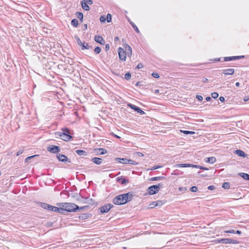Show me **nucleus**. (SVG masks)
Here are the masks:
<instances>
[{
  "label": "nucleus",
  "mask_w": 249,
  "mask_h": 249,
  "mask_svg": "<svg viewBox=\"0 0 249 249\" xmlns=\"http://www.w3.org/2000/svg\"><path fill=\"white\" fill-rule=\"evenodd\" d=\"M88 4V3H87L86 2H84L83 1L81 2L82 7L85 10L88 11L89 10V7Z\"/></svg>",
  "instance_id": "22"
},
{
  "label": "nucleus",
  "mask_w": 249,
  "mask_h": 249,
  "mask_svg": "<svg viewBox=\"0 0 249 249\" xmlns=\"http://www.w3.org/2000/svg\"><path fill=\"white\" fill-rule=\"evenodd\" d=\"M205 161L210 163H213L216 161V158L214 157L207 158L205 159Z\"/></svg>",
  "instance_id": "19"
},
{
  "label": "nucleus",
  "mask_w": 249,
  "mask_h": 249,
  "mask_svg": "<svg viewBox=\"0 0 249 249\" xmlns=\"http://www.w3.org/2000/svg\"><path fill=\"white\" fill-rule=\"evenodd\" d=\"M217 243H222L224 244H236L239 243V242L236 240H234L230 238H223L216 240Z\"/></svg>",
  "instance_id": "5"
},
{
  "label": "nucleus",
  "mask_w": 249,
  "mask_h": 249,
  "mask_svg": "<svg viewBox=\"0 0 249 249\" xmlns=\"http://www.w3.org/2000/svg\"><path fill=\"white\" fill-rule=\"evenodd\" d=\"M84 2H86L87 3H88L89 4H92V0H84Z\"/></svg>",
  "instance_id": "48"
},
{
  "label": "nucleus",
  "mask_w": 249,
  "mask_h": 249,
  "mask_svg": "<svg viewBox=\"0 0 249 249\" xmlns=\"http://www.w3.org/2000/svg\"><path fill=\"white\" fill-rule=\"evenodd\" d=\"M193 167V168H199V169H202V170H208V168H206L205 167H203V166H200V165H194V166Z\"/></svg>",
  "instance_id": "31"
},
{
  "label": "nucleus",
  "mask_w": 249,
  "mask_h": 249,
  "mask_svg": "<svg viewBox=\"0 0 249 249\" xmlns=\"http://www.w3.org/2000/svg\"><path fill=\"white\" fill-rule=\"evenodd\" d=\"M76 153L80 156H86L87 155V153L83 150H77Z\"/></svg>",
  "instance_id": "23"
},
{
  "label": "nucleus",
  "mask_w": 249,
  "mask_h": 249,
  "mask_svg": "<svg viewBox=\"0 0 249 249\" xmlns=\"http://www.w3.org/2000/svg\"><path fill=\"white\" fill-rule=\"evenodd\" d=\"M95 151L97 154L103 155L107 153V151L103 148H97L95 149Z\"/></svg>",
  "instance_id": "17"
},
{
  "label": "nucleus",
  "mask_w": 249,
  "mask_h": 249,
  "mask_svg": "<svg viewBox=\"0 0 249 249\" xmlns=\"http://www.w3.org/2000/svg\"><path fill=\"white\" fill-rule=\"evenodd\" d=\"M155 205H156L157 207H160L163 204V203H162L161 201H160V200L155 201Z\"/></svg>",
  "instance_id": "35"
},
{
  "label": "nucleus",
  "mask_w": 249,
  "mask_h": 249,
  "mask_svg": "<svg viewBox=\"0 0 249 249\" xmlns=\"http://www.w3.org/2000/svg\"><path fill=\"white\" fill-rule=\"evenodd\" d=\"M64 211H65L64 207H59V208H58V210H55V212L62 213Z\"/></svg>",
  "instance_id": "38"
},
{
  "label": "nucleus",
  "mask_w": 249,
  "mask_h": 249,
  "mask_svg": "<svg viewBox=\"0 0 249 249\" xmlns=\"http://www.w3.org/2000/svg\"><path fill=\"white\" fill-rule=\"evenodd\" d=\"M197 190V188L196 186H192L190 188V191L192 192H196Z\"/></svg>",
  "instance_id": "39"
},
{
  "label": "nucleus",
  "mask_w": 249,
  "mask_h": 249,
  "mask_svg": "<svg viewBox=\"0 0 249 249\" xmlns=\"http://www.w3.org/2000/svg\"><path fill=\"white\" fill-rule=\"evenodd\" d=\"M71 24L73 26L76 27L78 25V21L77 19L74 18L71 20Z\"/></svg>",
  "instance_id": "25"
},
{
  "label": "nucleus",
  "mask_w": 249,
  "mask_h": 249,
  "mask_svg": "<svg viewBox=\"0 0 249 249\" xmlns=\"http://www.w3.org/2000/svg\"><path fill=\"white\" fill-rule=\"evenodd\" d=\"M49 205H50L49 204L45 203H42L41 204V207L45 209H46V210L48 209V208L49 207Z\"/></svg>",
  "instance_id": "30"
},
{
  "label": "nucleus",
  "mask_w": 249,
  "mask_h": 249,
  "mask_svg": "<svg viewBox=\"0 0 249 249\" xmlns=\"http://www.w3.org/2000/svg\"><path fill=\"white\" fill-rule=\"evenodd\" d=\"M101 49L99 47H96L94 50L95 53L96 54H99L101 52Z\"/></svg>",
  "instance_id": "34"
},
{
  "label": "nucleus",
  "mask_w": 249,
  "mask_h": 249,
  "mask_svg": "<svg viewBox=\"0 0 249 249\" xmlns=\"http://www.w3.org/2000/svg\"><path fill=\"white\" fill-rule=\"evenodd\" d=\"M224 60L225 61H231V56L225 57Z\"/></svg>",
  "instance_id": "49"
},
{
  "label": "nucleus",
  "mask_w": 249,
  "mask_h": 249,
  "mask_svg": "<svg viewBox=\"0 0 249 249\" xmlns=\"http://www.w3.org/2000/svg\"><path fill=\"white\" fill-rule=\"evenodd\" d=\"M222 72L225 75H232L234 72V70L233 69H226L224 70Z\"/></svg>",
  "instance_id": "13"
},
{
  "label": "nucleus",
  "mask_w": 249,
  "mask_h": 249,
  "mask_svg": "<svg viewBox=\"0 0 249 249\" xmlns=\"http://www.w3.org/2000/svg\"><path fill=\"white\" fill-rule=\"evenodd\" d=\"M94 40L96 42L100 43L101 44H104L105 43L103 38L100 36H96L94 37Z\"/></svg>",
  "instance_id": "12"
},
{
  "label": "nucleus",
  "mask_w": 249,
  "mask_h": 249,
  "mask_svg": "<svg viewBox=\"0 0 249 249\" xmlns=\"http://www.w3.org/2000/svg\"><path fill=\"white\" fill-rule=\"evenodd\" d=\"M47 210L50 211L55 212V210H58V207L50 205Z\"/></svg>",
  "instance_id": "26"
},
{
  "label": "nucleus",
  "mask_w": 249,
  "mask_h": 249,
  "mask_svg": "<svg viewBox=\"0 0 249 249\" xmlns=\"http://www.w3.org/2000/svg\"><path fill=\"white\" fill-rule=\"evenodd\" d=\"M179 190H186L187 189L185 187H180Z\"/></svg>",
  "instance_id": "64"
},
{
  "label": "nucleus",
  "mask_w": 249,
  "mask_h": 249,
  "mask_svg": "<svg viewBox=\"0 0 249 249\" xmlns=\"http://www.w3.org/2000/svg\"><path fill=\"white\" fill-rule=\"evenodd\" d=\"M75 38L76 39L78 44L80 46L82 47V50H84V49L89 50L92 48L91 46H89L88 43L82 42L80 39L79 38V37L78 36H75Z\"/></svg>",
  "instance_id": "6"
},
{
  "label": "nucleus",
  "mask_w": 249,
  "mask_h": 249,
  "mask_svg": "<svg viewBox=\"0 0 249 249\" xmlns=\"http://www.w3.org/2000/svg\"><path fill=\"white\" fill-rule=\"evenodd\" d=\"M81 217L82 218H86L87 217V214H83L82 216H81Z\"/></svg>",
  "instance_id": "59"
},
{
  "label": "nucleus",
  "mask_w": 249,
  "mask_h": 249,
  "mask_svg": "<svg viewBox=\"0 0 249 249\" xmlns=\"http://www.w3.org/2000/svg\"><path fill=\"white\" fill-rule=\"evenodd\" d=\"M196 98L199 100V101H202L203 100V97L201 95H196Z\"/></svg>",
  "instance_id": "50"
},
{
  "label": "nucleus",
  "mask_w": 249,
  "mask_h": 249,
  "mask_svg": "<svg viewBox=\"0 0 249 249\" xmlns=\"http://www.w3.org/2000/svg\"><path fill=\"white\" fill-rule=\"evenodd\" d=\"M180 131L185 134H195V132L187 131V130H180Z\"/></svg>",
  "instance_id": "32"
},
{
  "label": "nucleus",
  "mask_w": 249,
  "mask_h": 249,
  "mask_svg": "<svg viewBox=\"0 0 249 249\" xmlns=\"http://www.w3.org/2000/svg\"><path fill=\"white\" fill-rule=\"evenodd\" d=\"M129 106L134 110L136 111L137 112L139 113L141 115H144L145 114L144 111L141 109L139 107H137V106L132 105V104H129Z\"/></svg>",
  "instance_id": "10"
},
{
  "label": "nucleus",
  "mask_w": 249,
  "mask_h": 249,
  "mask_svg": "<svg viewBox=\"0 0 249 249\" xmlns=\"http://www.w3.org/2000/svg\"><path fill=\"white\" fill-rule=\"evenodd\" d=\"M160 183L158 185L151 186L148 188V193L150 195H154L159 191L160 190Z\"/></svg>",
  "instance_id": "4"
},
{
  "label": "nucleus",
  "mask_w": 249,
  "mask_h": 249,
  "mask_svg": "<svg viewBox=\"0 0 249 249\" xmlns=\"http://www.w3.org/2000/svg\"><path fill=\"white\" fill-rule=\"evenodd\" d=\"M143 66L142 64V63H140V64H139L137 65V68L138 69H141V68H143Z\"/></svg>",
  "instance_id": "52"
},
{
  "label": "nucleus",
  "mask_w": 249,
  "mask_h": 249,
  "mask_svg": "<svg viewBox=\"0 0 249 249\" xmlns=\"http://www.w3.org/2000/svg\"><path fill=\"white\" fill-rule=\"evenodd\" d=\"M100 20L101 22H105L106 20V17L104 16H102L100 18Z\"/></svg>",
  "instance_id": "44"
},
{
  "label": "nucleus",
  "mask_w": 249,
  "mask_h": 249,
  "mask_svg": "<svg viewBox=\"0 0 249 249\" xmlns=\"http://www.w3.org/2000/svg\"><path fill=\"white\" fill-rule=\"evenodd\" d=\"M224 232L227 233H235V231L234 230L225 231Z\"/></svg>",
  "instance_id": "42"
},
{
  "label": "nucleus",
  "mask_w": 249,
  "mask_h": 249,
  "mask_svg": "<svg viewBox=\"0 0 249 249\" xmlns=\"http://www.w3.org/2000/svg\"><path fill=\"white\" fill-rule=\"evenodd\" d=\"M115 161L123 164H127L128 159L125 158H116L115 159Z\"/></svg>",
  "instance_id": "16"
},
{
  "label": "nucleus",
  "mask_w": 249,
  "mask_h": 249,
  "mask_svg": "<svg viewBox=\"0 0 249 249\" xmlns=\"http://www.w3.org/2000/svg\"><path fill=\"white\" fill-rule=\"evenodd\" d=\"M106 18L107 22H110L111 21V15L110 14H108Z\"/></svg>",
  "instance_id": "36"
},
{
  "label": "nucleus",
  "mask_w": 249,
  "mask_h": 249,
  "mask_svg": "<svg viewBox=\"0 0 249 249\" xmlns=\"http://www.w3.org/2000/svg\"><path fill=\"white\" fill-rule=\"evenodd\" d=\"M113 206L111 204H107L100 207V210L101 213H104L108 212Z\"/></svg>",
  "instance_id": "8"
},
{
  "label": "nucleus",
  "mask_w": 249,
  "mask_h": 249,
  "mask_svg": "<svg viewBox=\"0 0 249 249\" xmlns=\"http://www.w3.org/2000/svg\"><path fill=\"white\" fill-rule=\"evenodd\" d=\"M165 177H153L150 178V180H161L164 179Z\"/></svg>",
  "instance_id": "28"
},
{
  "label": "nucleus",
  "mask_w": 249,
  "mask_h": 249,
  "mask_svg": "<svg viewBox=\"0 0 249 249\" xmlns=\"http://www.w3.org/2000/svg\"><path fill=\"white\" fill-rule=\"evenodd\" d=\"M23 151L22 150H18L17 153V156H19L22 153Z\"/></svg>",
  "instance_id": "55"
},
{
  "label": "nucleus",
  "mask_w": 249,
  "mask_h": 249,
  "mask_svg": "<svg viewBox=\"0 0 249 249\" xmlns=\"http://www.w3.org/2000/svg\"><path fill=\"white\" fill-rule=\"evenodd\" d=\"M56 205L60 207H64V210L69 212H76V210H82L88 207V206L80 207L74 203L68 202L57 203Z\"/></svg>",
  "instance_id": "2"
},
{
  "label": "nucleus",
  "mask_w": 249,
  "mask_h": 249,
  "mask_svg": "<svg viewBox=\"0 0 249 249\" xmlns=\"http://www.w3.org/2000/svg\"><path fill=\"white\" fill-rule=\"evenodd\" d=\"M152 75L153 77H155V78H158L159 77V75L157 73H156V72H153L152 74Z\"/></svg>",
  "instance_id": "45"
},
{
  "label": "nucleus",
  "mask_w": 249,
  "mask_h": 249,
  "mask_svg": "<svg viewBox=\"0 0 249 249\" xmlns=\"http://www.w3.org/2000/svg\"><path fill=\"white\" fill-rule=\"evenodd\" d=\"M212 96L213 98L216 99L218 97V94L217 92H213L212 93Z\"/></svg>",
  "instance_id": "41"
},
{
  "label": "nucleus",
  "mask_w": 249,
  "mask_h": 249,
  "mask_svg": "<svg viewBox=\"0 0 249 249\" xmlns=\"http://www.w3.org/2000/svg\"><path fill=\"white\" fill-rule=\"evenodd\" d=\"M124 78L126 79V80H129L131 78V74L129 73V72H127L125 75H124Z\"/></svg>",
  "instance_id": "37"
},
{
  "label": "nucleus",
  "mask_w": 249,
  "mask_h": 249,
  "mask_svg": "<svg viewBox=\"0 0 249 249\" xmlns=\"http://www.w3.org/2000/svg\"><path fill=\"white\" fill-rule=\"evenodd\" d=\"M244 57H245L244 55L235 56V60L244 58Z\"/></svg>",
  "instance_id": "46"
},
{
  "label": "nucleus",
  "mask_w": 249,
  "mask_h": 249,
  "mask_svg": "<svg viewBox=\"0 0 249 249\" xmlns=\"http://www.w3.org/2000/svg\"><path fill=\"white\" fill-rule=\"evenodd\" d=\"M132 196L130 193L120 195L113 198V202L115 205H123L125 204L127 201L131 200Z\"/></svg>",
  "instance_id": "1"
},
{
  "label": "nucleus",
  "mask_w": 249,
  "mask_h": 249,
  "mask_svg": "<svg viewBox=\"0 0 249 249\" xmlns=\"http://www.w3.org/2000/svg\"><path fill=\"white\" fill-rule=\"evenodd\" d=\"M127 164H130L132 165H137L138 163L132 160L128 159Z\"/></svg>",
  "instance_id": "33"
},
{
  "label": "nucleus",
  "mask_w": 249,
  "mask_h": 249,
  "mask_svg": "<svg viewBox=\"0 0 249 249\" xmlns=\"http://www.w3.org/2000/svg\"><path fill=\"white\" fill-rule=\"evenodd\" d=\"M119 38L118 36H116V37H115V38H114V41H115V42H116V41H118V40H119Z\"/></svg>",
  "instance_id": "63"
},
{
  "label": "nucleus",
  "mask_w": 249,
  "mask_h": 249,
  "mask_svg": "<svg viewBox=\"0 0 249 249\" xmlns=\"http://www.w3.org/2000/svg\"><path fill=\"white\" fill-rule=\"evenodd\" d=\"M211 100V98L210 97H207L206 98V100L207 101H210Z\"/></svg>",
  "instance_id": "61"
},
{
  "label": "nucleus",
  "mask_w": 249,
  "mask_h": 249,
  "mask_svg": "<svg viewBox=\"0 0 249 249\" xmlns=\"http://www.w3.org/2000/svg\"><path fill=\"white\" fill-rule=\"evenodd\" d=\"M249 100V96H246V97L244 98V100L245 101H248Z\"/></svg>",
  "instance_id": "60"
},
{
  "label": "nucleus",
  "mask_w": 249,
  "mask_h": 249,
  "mask_svg": "<svg viewBox=\"0 0 249 249\" xmlns=\"http://www.w3.org/2000/svg\"><path fill=\"white\" fill-rule=\"evenodd\" d=\"M62 132H56L55 133V135L56 138L60 137L61 139L65 141H69L72 137L70 135V130L68 128L64 127L61 129Z\"/></svg>",
  "instance_id": "3"
},
{
  "label": "nucleus",
  "mask_w": 249,
  "mask_h": 249,
  "mask_svg": "<svg viewBox=\"0 0 249 249\" xmlns=\"http://www.w3.org/2000/svg\"><path fill=\"white\" fill-rule=\"evenodd\" d=\"M235 233L240 234L241 233V231H240L238 230V231H235Z\"/></svg>",
  "instance_id": "62"
},
{
  "label": "nucleus",
  "mask_w": 249,
  "mask_h": 249,
  "mask_svg": "<svg viewBox=\"0 0 249 249\" xmlns=\"http://www.w3.org/2000/svg\"><path fill=\"white\" fill-rule=\"evenodd\" d=\"M37 155H34V156H29V157H27L25 160V161L26 162H28L29 161V160H30V159L34 158Z\"/></svg>",
  "instance_id": "43"
},
{
  "label": "nucleus",
  "mask_w": 249,
  "mask_h": 249,
  "mask_svg": "<svg viewBox=\"0 0 249 249\" xmlns=\"http://www.w3.org/2000/svg\"><path fill=\"white\" fill-rule=\"evenodd\" d=\"M230 187V185L229 182H224L222 184V187L224 189H229Z\"/></svg>",
  "instance_id": "29"
},
{
  "label": "nucleus",
  "mask_w": 249,
  "mask_h": 249,
  "mask_svg": "<svg viewBox=\"0 0 249 249\" xmlns=\"http://www.w3.org/2000/svg\"><path fill=\"white\" fill-rule=\"evenodd\" d=\"M137 154L138 156H139V157H143V154L142 153L138 152Z\"/></svg>",
  "instance_id": "57"
},
{
  "label": "nucleus",
  "mask_w": 249,
  "mask_h": 249,
  "mask_svg": "<svg viewBox=\"0 0 249 249\" xmlns=\"http://www.w3.org/2000/svg\"><path fill=\"white\" fill-rule=\"evenodd\" d=\"M161 167H162L161 166H155L153 167L151 169V170L157 169H158V168H160Z\"/></svg>",
  "instance_id": "53"
},
{
  "label": "nucleus",
  "mask_w": 249,
  "mask_h": 249,
  "mask_svg": "<svg viewBox=\"0 0 249 249\" xmlns=\"http://www.w3.org/2000/svg\"><path fill=\"white\" fill-rule=\"evenodd\" d=\"M57 158L59 161H62V162H66L68 160V158L67 156H66L65 155H64L63 154H59L57 155Z\"/></svg>",
  "instance_id": "11"
},
{
  "label": "nucleus",
  "mask_w": 249,
  "mask_h": 249,
  "mask_svg": "<svg viewBox=\"0 0 249 249\" xmlns=\"http://www.w3.org/2000/svg\"><path fill=\"white\" fill-rule=\"evenodd\" d=\"M175 166L176 167H177V168H179V167H193L194 166V164L182 163V164H177Z\"/></svg>",
  "instance_id": "18"
},
{
  "label": "nucleus",
  "mask_w": 249,
  "mask_h": 249,
  "mask_svg": "<svg viewBox=\"0 0 249 249\" xmlns=\"http://www.w3.org/2000/svg\"><path fill=\"white\" fill-rule=\"evenodd\" d=\"M110 48L109 45L108 44H107L105 46V50L106 51H107L109 50Z\"/></svg>",
  "instance_id": "51"
},
{
  "label": "nucleus",
  "mask_w": 249,
  "mask_h": 249,
  "mask_svg": "<svg viewBox=\"0 0 249 249\" xmlns=\"http://www.w3.org/2000/svg\"><path fill=\"white\" fill-rule=\"evenodd\" d=\"M130 24L133 27L134 30L138 33H140V31L137 26L132 21L130 22Z\"/></svg>",
  "instance_id": "27"
},
{
  "label": "nucleus",
  "mask_w": 249,
  "mask_h": 249,
  "mask_svg": "<svg viewBox=\"0 0 249 249\" xmlns=\"http://www.w3.org/2000/svg\"><path fill=\"white\" fill-rule=\"evenodd\" d=\"M219 100L221 102H224L225 101V98L224 97L221 96L219 97Z\"/></svg>",
  "instance_id": "56"
},
{
  "label": "nucleus",
  "mask_w": 249,
  "mask_h": 249,
  "mask_svg": "<svg viewBox=\"0 0 249 249\" xmlns=\"http://www.w3.org/2000/svg\"><path fill=\"white\" fill-rule=\"evenodd\" d=\"M239 176L243 178L244 179L249 180V175L244 173H239Z\"/></svg>",
  "instance_id": "21"
},
{
  "label": "nucleus",
  "mask_w": 249,
  "mask_h": 249,
  "mask_svg": "<svg viewBox=\"0 0 249 249\" xmlns=\"http://www.w3.org/2000/svg\"><path fill=\"white\" fill-rule=\"evenodd\" d=\"M47 149L52 153H57L60 151V148L59 146L53 145L47 147Z\"/></svg>",
  "instance_id": "7"
},
{
  "label": "nucleus",
  "mask_w": 249,
  "mask_h": 249,
  "mask_svg": "<svg viewBox=\"0 0 249 249\" xmlns=\"http://www.w3.org/2000/svg\"><path fill=\"white\" fill-rule=\"evenodd\" d=\"M157 207L156 205H155V202H153L152 203H150L149 205V208H154L155 207Z\"/></svg>",
  "instance_id": "40"
},
{
  "label": "nucleus",
  "mask_w": 249,
  "mask_h": 249,
  "mask_svg": "<svg viewBox=\"0 0 249 249\" xmlns=\"http://www.w3.org/2000/svg\"><path fill=\"white\" fill-rule=\"evenodd\" d=\"M76 17L78 18L79 19L80 21L82 22H83V14L82 13L80 12H77L76 14Z\"/></svg>",
  "instance_id": "24"
},
{
  "label": "nucleus",
  "mask_w": 249,
  "mask_h": 249,
  "mask_svg": "<svg viewBox=\"0 0 249 249\" xmlns=\"http://www.w3.org/2000/svg\"><path fill=\"white\" fill-rule=\"evenodd\" d=\"M202 82L203 83H206L208 82V79L206 78H204L203 79H202Z\"/></svg>",
  "instance_id": "58"
},
{
  "label": "nucleus",
  "mask_w": 249,
  "mask_h": 249,
  "mask_svg": "<svg viewBox=\"0 0 249 249\" xmlns=\"http://www.w3.org/2000/svg\"><path fill=\"white\" fill-rule=\"evenodd\" d=\"M128 182H129L128 180L124 178L122 180L121 183H122V184H125V183H128Z\"/></svg>",
  "instance_id": "47"
},
{
  "label": "nucleus",
  "mask_w": 249,
  "mask_h": 249,
  "mask_svg": "<svg viewBox=\"0 0 249 249\" xmlns=\"http://www.w3.org/2000/svg\"><path fill=\"white\" fill-rule=\"evenodd\" d=\"M91 161L97 164H100L103 161V159L99 158L94 157L92 158Z\"/></svg>",
  "instance_id": "15"
},
{
  "label": "nucleus",
  "mask_w": 249,
  "mask_h": 249,
  "mask_svg": "<svg viewBox=\"0 0 249 249\" xmlns=\"http://www.w3.org/2000/svg\"><path fill=\"white\" fill-rule=\"evenodd\" d=\"M125 52L126 53V54H127L128 56L132 54V49L130 46L126 45L125 46Z\"/></svg>",
  "instance_id": "20"
},
{
  "label": "nucleus",
  "mask_w": 249,
  "mask_h": 249,
  "mask_svg": "<svg viewBox=\"0 0 249 249\" xmlns=\"http://www.w3.org/2000/svg\"><path fill=\"white\" fill-rule=\"evenodd\" d=\"M118 53L119 58L122 60H125L126 53L124 50L123 49L120 47L118 49Z\"/></svg>",
  "instance_id": "9"
},
{
  "label": "nucleus",
  "mask_w": 249,
  "mask_h": 249,
  "mask_svg": "<svg viewBox=\"0 0 249 249\" xmlns=\"http://www.w3.org/2000/svg\"><path fill=\"white\" fill-rule=\"evenodd\" d=\"M234 153L239 157H246L247 156V155L245 154L244 152L241 150H236L234 151Z\"/></svg>",
  "instance_id": "14"
},
{
  "label": "nucleus",
  "mask_w": 249,
  "mask_h": 249,
  "mask_svg": "<svg viewBox=\"0 0 249 249\" xmlns=\"http://www.w3.org/2000/svg\"><path fill=\"white\" fill-rule=\"evenodd\" d=\"M214 188L215 187H214V186L211 185V186H209L208 188L209 190H213L214 189Z\"/></svg>",
  "instance_id": "54"
}]
</instances>
